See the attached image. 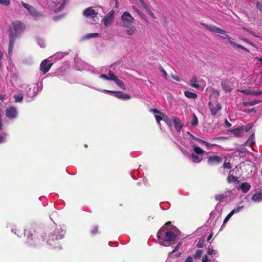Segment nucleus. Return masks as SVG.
<instances>
[{"mask_svg": "<svg viewBox=\"0 0 262 262\" xmlns=\"http://www.w3.org/2000/svg\"><path fill=\"white\" fill-rule=\"evenodd\" d=\"M243 208L244 206L235 207L232 210L230 211V213H231V214L233 215L234 214L239 212Z\"/></svg>", "mask_w": 262, "mask_h": 262, "instance_id": "72a5a7b5", "label": "nucleus"}, {"mask_svg": "<svg viewBox=\"0 0 262 262\" xmlns=\"http://www.w3.org/2000/svg\"><path fill=\"white\" fill-rule=\"evenodd\" d=\"M142 18L144 19V14L139 10H138V11L136 12Z\"/></svg>", "mask_w": 262, "mask_h": 262, "instance_id": "680f3d73", "label": "nucleus"}, {"mask_svg": "<svg viewBox=\"0 0 262 262\" xmlns=\"http://www.w3.org/2000/svg\"><path fill=\"white\" fill-rule=\"evenodd\" d=\"M192 126H196L198 125V119L195 114H193V119L191 122Z\"/></svg>", "mask_w": 262, "mask_h": 262, "instance_id": "473e14b6", "label": "nucleus"}, {"mask_svg": "<svg viewBox=\"0 0 262 262\" xmlns=\"http://www.w3.org/2000/svg\"><path fill=\"white\" fill-rule=\"evenodd\" d=\"M238 91L240 92L241 93L245 94L246 95H252V93H253L251 90L247 89L238 90Z\"/></svg>", "mask_w": 262, "mask_h": 262, "instance_id": "37998d69", "label": "nucleus"}, {"mask_svg": "<svg viewBox=\"0 0 262 262\" xmlns=\"http://www.w3.org/2000/svg\"><path fill=\"white\" fill-rule=\"evenodd\" d=\"M184 262H193V257L191 256H188Z\"/></svg>", "mask_w": 262, "mask_h": 262, "instance_id": "bf43d9fd", "label": "nucleus"}, {"mask_svg": "<svg viewBox=\"0 0 262 262\" xmlns=\"http://www.w3.org/2000/svg\"><path fill=\"white\" fill-rule=\"evenodd\" d=\"M100 78L106 80H110L108 76L105 74H101L99 76Z\"/></svg>", "mask_w": 262, "mask_h": 262, "instance_id": "6e6d98bb", "label": "nucleus"}, {"mask_svg": "<svg viewBox=\"0 0 262 262\" xmlns=\"http://www.w3.org/2000/svg\"><path fill=\"white\" fill-rule=\"evenodd\" d=\"M226 195L224 194H219L215 196V199L217 201H221L222 199L225 198Z\"/></svg>", "mask_w": 262, "mask_h": 262, "instance_id": "58836bf2", "label": "nucleus"}, {"mask_svg": "<svg viewBox=\"0 0 262 262\" xmlns=\"http://www.w3.org/2000/svg\"><path fill=\"white\" fill-rule=\"evenodd\" d=\"M45 5L50 10L55 12L61 11L66 4V0H45Z\"/></svg>", "mask_w": 262, "mask_h": 262, "instance_id": "20e7f679", "label": "nucleus"}, {"mask_svg": "<svg viewBox=\"0 0 262 262\" xmlns=\"http://www.w3.org/2000/svg\"><path fill=\"white\" fill-rule=\"evenodd\" d=\"M6 117L10 120H14L17 116V110L14 106H11L6 108L5 111Z\"/></svg>", "mask_w": 262, "mask_h": 262, "instance_id": "9d476101", "label": "nucleus"}, {"mask_svg": "<svg viewBox=\"0 0 262 262\" xmlns=\"http://www.w3.org/2000/svg\"><path fill=\"white\" fill-rule=\"evenodd\" d=\"M115 96L121 100H128L131 98L129 95L125 94L120 91H116L115 92Z\"/></svg>", "mask_w": 262, "mask_h": 262, "instance_id": "a211bd4d", "label": "nucleus"}, {"mask_svg": "<svg viewBox=\"0 0 262 262\" xmlns=\"http://www.w3.org/2000/svg\"><path fill=\"white\" fill-rule=\"evenodd\" d=\"M98 232V226H94L93 227L92 229L91 230V233L93 235L96 234Z\"/></svg>", "mask_w": 262, "mask_h": 262, "instance_id": "49530a36", "label": "nucleus"}, {"mask_svg": "<svg viewBox=\"0 0 262 262\" xmlns=\"http://www.w3.org/2000/svg\"><path fill=\"white\" fill-rule=\"evenodd\" d=\"M184 95L188 98L189 99H196L198 97V95L194 93L191 92L190 91H185Z\"/></svg>", "mask_w": 262, "mask_h": 262, "instance_id": "b1692460", "label": "nucleus"}, {"mask_svg": "<svg viewBox=\"0 0 262 262\" xmlns=\"http://www.w3.org/2000/svg\"><path fill=\"white\" fill-rule=\"evenodd\" d=\"M191 158L192 159V160L193 162L195 163H198L201 161V158L199 156L194 154H192L191 155Z\"/></svg>", "mask_w": 262, "mask_h": 262, "instance_id": "7c9ffc66", "label": "nucleus"}, {"mask_svg": "<svg viewBox=\"0 0 262 262\" xmlns=\"http://www.w3.org/2000/svg\"><path fill=\"white\" fill-rule=\"evenodd\" d=\"M256 7L257 9L262 11V4L260 2H257L256 4Z\"/></svg>", "mask_w": 262, "mask_h": 262, "instance_id": "5fc2aeb1", "label": "nucleus"}, {"mask_svg": "<svg viewBox=\"0 0 262 262\" xmlns=\"http://www.w3.org/2000/svg\"><path fill=\"white\" fill-rule=\"evenodd\" d=\"M181 244H182L181 242H179L177 244V245L176 246L174 249L169 254L167 260H166V262H172V261L173 260V253L177 252L178 250V249H179Z\"/></svg>", "mask_w": 262, "mask_h": 262, "instance_id": "aec40b11", "label": "nucleus"}, {"mask_svg": "<svg viewBox=\"0 0 262 262\" xmlns=\"http://www.w3.org/2000/svg\"><path fill=\"white\" fill-rule=\"evenodd\" d=\"M14 98L15 102H20L23 100V95L20 94H15L14 95Z\"/></svg>", "mask_w": 262, "mask_h": 262, "instance_id": "cd10ccee", "label": "nucleus"}, {"mask_svg": "<svg viewBox=\"0 0 262 262\" xmlns=\"http://www.w3.org/2000/svg\"><path fill=\"white\" fill-rule=\"evenodd\" d=\"M141 5L145 9L148 7L147 5L144 2L143 0H139Z\"/></svg>", "mask_w": 262, "mask_h": 262, "instance_id": "13d9d810", "label": "nucleus"}, {"mask_svg": "<svg viewBox=\"0 0 262 262\" xmlns=\"http://www.w3.org/2000/svg\"><path fill=\"white\" fill-rule=\"evenodd\" d=\"M172 78L173 79H174L175 80H176L177 81H180V79L179 78V77L178 76L173 75L172 76Z\"/></svg>", "mask_w": 262, "mask_h": 262, "instance_id": "774afa93", "label": "nucleus"}, {"mask_svg": "<svg viewBox=\"0 0 262 262\" xmlns=\"http://www.w3.org/2000/svg\"><path fill=\"white\" fill-rule=\"evenodd\" d=\"M21 4L29 11L30 14L34 19H37L42 15L40 12H38L36 9L29 4H26L23 1L21 2Z\"/></svg>", "mask_w": 262, "mask_h": 262, "instance_id": "0eeeda50", "label": "nucleus"}, {"mask_svg": "<svg viewBox=\"0 0 262 262\" xmlns=\"http://www.w3.org/2000/svg\"><path fill=\"white\" fill-rule=\"evenodd\" d=\"M229 43L234 46V47H237V48H240L242 50H244L245 51H248V50L246 48H245L244 47H243V46L241 45H238L233 41H232V40H230L229 41Z\"/></svg>", "mask_w": 262, "mask_h": 262, "instance_id": "c85d7f7f", "label": "nucleus"}, {"mask_svg": "<svg viewBox=\"0 0 262 262\" xmlns=\"http://www.w3.org/2000/svg\"><path fill=\"white\" fill-rule=\"evenodd\" d=\"M115 11L111 10L103 18V21L105 27L110 26L114 19Z\"/></svg>", "mask_w": 262, "mask_h": 262, "instance_id": "f8f14e48", "label": "nucleus"}, {"mask_svg": "<svg viewBox=\"0 0 262 262\" xmlns=\"http://www.w3.org/2000/svg\"><path fill=\"white\" fill-rule=\"evenodd\" d=\"M207 253L209 255L214 256L217 254V251L216 250H213L210 247H208L207 249Z\"/></svg>", "mask_w": 262, "mask_h": 262, "instance_id": "2f4dec72", "label": "nucleus"}, {"mask_svg": "<svg viewBox=\"0 0 262 262\" xmlns=\"http://www.w3.org/2000/svg\"><path fill=\"white\" fill-rule=\"evenodd\" d=\"M50 58L43 60L40 63V70L45 74L47 73L51 68L53 63L50 62Z\"/></svg>", "mask_w": 262, "mask_h": 262, "instance_id": "9b49d317", "label": "nucleus"}, {"mask_svg": "<svg viewBox=\"0 0 262 262\" xmlns=\"http://www.w3.org/2000/svg\"><path fill=\"white\" fill-rule=\"evenodd\" d=\"M171 224L170 222L165 224L161 228L157 233V236L159 240V244L163 246L168 247L171 245V242H173L177 235L171 231H167L166 226Z\"/></svg>", "mask_w": 262, "mask_h": 262, "instance_id": "7ed1b4c3", "label": "nucleus"}, {"mask_svg": "<svg viewBox=\"0 0 262 262\" xmlns=\"http://www.w3.org/2000/svg\"><path fill=\"white\" fill-rule=\"evenodd\" d=\"M162 115L163 116V120L165 121V122L169 126H171V122L169 120V119L167 118L166 116H165L164 114H162Z\"/></svg>", "mask_w": 262, "mask_h": 262, "instance_id": "09e8293b", "label": "nucleus"}, {"mask_svg": "<svg viewBox=\"0 0 262 262\" xmlns=\"http://www.w3.org/2000/svg\"><path fill=\"white\" fill-rule=\"evenodd\" d=\"M172 120L173 121L174 126L178 132H180L183 126V124L181 123L180 119L176 117L172 116Z\"/></svg>", "mask_w": 262, "mask_h": 262, "instance_id": "2eb2a0df", "label": "nucleus"}, {"mask_svg": "<svg viewBox=\"0 0 262 262\" xmlns=\"http://www.w3.org/2000/svg\"><path fill=\"white\" fill-rule=\"evenodd\" d=\"M240 188L244 193H246L250 189L251 185L248 182H244L241 184Z\"/></svg>", "mask_w": 262, "mask_h": 262, "instance_id": "5701e85b", "label": "nucleus"}, {"mask_svg": "<svg viewBox=\"0 0 262 262\" xmlns=\"http://www.w3.org/2000/svg\"><path fill=\"white\" fill-rule=\"evenodd\" d=\"M25 29V25L19 21H16L11 23L10 27L9 42L8 49V55L10 57L13 53V49L14 45V40L23 32Z\"/></svg>", "mask_w": 262, "mask_h": 262, "instance_id": "f03ea898", "label": "nucleus"}, {"mask_svg": "<svg viewBox=\"0 0 262 262\" xmlns=\"http://www.w3.org/2000/svg\"><path fill=\"white\" fill-rule=\"evenodd\" d=\"M65 233V230L62 228L56 229L54 231L53 233H51L48 235V238L46 239L47 237L46 234H43L39 237L37 236V237L35 236L37 235L35 231L34 230H29L28 229L24 230V234L25 236H27V243L30 246H36L38 245L39 244H41L40 241L44 243H46L50 246H52L54 248H57L55 245L56 241L62 239L63 238Z\"/></svg>", "mask_w": 262, "mask_h": 262, "instance_id": "f257e3e1", "label": "nucleus"}, {"mask_svg": "<svg viewBox=\"0 0 262 262\" xmlns=\"http://www.w3.org/2000/svg\"><path fill=\"white\" fill-rule=\"evenodd\" d=\"M187 133L189 134V136H190V137L191 138H192V139H193V140H196V141L199 142L200 143H201V144H202V143L203 141V140H202V139H200V138H197V137H196L194 136L192 134H191V133H190L189 132H188Z\"/></svg>", "mask_w": 262, "mask_h": 262, "instance_id": "4c0bfd02", "label": "nucleus"}, {"mask_svg": "<svg viewBox=\"0 0 262 262\" xmlns=\"http://www.w3.org/2000/svg\"><path fill=\"white\" fill-rule=\"evenodd\" d=\"M7 137V134L6 133H3L0 134V144L5 143L6 141Z\"/></svg>", "mask_w": 262, "mask_h": 262, "instance_id": "f704fd0d", "label": "nucleus"}, {"mask_svg": "<svg viewBox=\"0 0 262 262\" xmlns=\"http://www.w3.org/2000/svg\"><path fill=\"white\" fill-rule=\"evenodd\" d=\"M206 28L210 31L220 34H225L226 31L214 25L207 26Z\"/></svg>", "mask_w": 262, "mask_h": 262, "instance_id": "6ab92c4d", "label": "nucleus"}, {"mask_svg": "<svg viewBox=\"0 0 262 262\" xmlns=\"http://www.w3.org/2000/svg\"><path fill=\"white\" fill-rule=\"evenodd\" d=\"M243 126L228 130V132L232 133L236 137H240L243 134Z\"/></svg>", "mask_w": 262, "mask_h": 262, "instance_id": "dca6fc26", "label": "nucleus"}, {"mask_svg": "<svg viewBox=\"0 0 262 262\" xmlns=\"http://www.w3.org/2000/svg\"><path fill=\"white\" fill-rule=\"evenodd\" d=\"M221 86L226 92H230L232 89L230 85V82L227 80H224L221 82Z\"/></svg>", "mask_w": 262, "mask_h": 262, "instance_id": "f3484780", "label": "nucleus"}, {"mask_svg": "<svg viewBox=\"0 0 262 262\" xmlns=\"http://www.w3.org/2000/svg\"><path fill=\"white\" fill-rule=\"evenodd\" d=\"M205 246L204 240L200 239L196 244V247L198 248H203Z\"/></svg>", "mask_w": 262, "mask_h": 262, "instance_id": "a19ab883", "label": "nucleus"}, {"mask_svg": "<svg viewBox=\"0 0 262 262\" xmlns=\"http://www.w3.org/2000/svg\"><path fill=\"white\" fill-rule=\"evenodd\" d=\"M90 88H92V89H95V90H97L98 91H100L101 92H106V93H111V94H114L115 95V92H116V91H110V90H98V89H96L92 86H89Z\"/></svg>", "mask_w": 262, "mask_h": 262, "instance_id": "a18cd8bd", "label": "nucleus"}, {"mask_svg": "<svg viewBox=\"0 0 262 262\" xmlns=\"http://www.w3.org/2000/svg\"><path fill=\"white\" fill-rule=\"evenodd\" d=\"M127 34L129 35H132L134 33V30H128L126 32Z\"/></svg>", "mask_w": 262, "mask_h": 262, "instance_id": "e2e57ef3", "label": "nucleus"}, {"mask_svg": "<svg viewBox=\"0 0 262 262\" xmlns=\"http://www.w3.org/2000/svg\"><path fill=\"white\" fill-rule=\"evenodd\" d=\"M145 10L147 11V12L148 13V14L152 17L153 18H156V16L155 14L152 13V12L150 10V8L148 6L147 8H145Z\"/></svg>", "mask_w": 262, "mask_h": 262, "instance_id": "c03bdc74", "label": "nucleus"}, {"mask_svg": "<svg viewBox=\"0 0 262 262\" xmlns=\"http://www.w3.org/2000/svg\"><path fill=\"white\" fill-rule=\"evenodd\" d=\"M208 106L211 112V114L214 116L216 115L218 111L222 108L220 104L217 103L216 106H214L211 102L208 103Z\"/></svg>", "mask_w": 262, "mask_h": 262, "instance_id": "4468645a", "label": "nucleus"}, {"mask_svg": "<svg viewBox=\"0 0 262 262\" xmlns=\"http://www.w3.org/2000/svg\"><path fill=\"white\" fill-rule=\"evenodd\" d=\"M203 254V251L202 250H198L193 255L194 259L200 258Z\"/></svg>", "mask_w": 262, "mask_h": 262, "instance_id": "c756f323", "label": "nucleus"}, {"mask_svg": "<svg viewBox=\"0 0 262 262\" xmlns=\"http://www.w3.org/2000/svg\"><path fill=\"white\" fill-rule=\"evenodd\" d=\"M222 162L221 157L216 156H210L208 158V163L209 165H216Z\"/></svg>", "mask_w": 262, "mask_h": 262, "instance_id": "ddd939ff", "label": "nucleus"}, {"mask_svg": "<svg viewBox=\"0 0 262 262\" xmlns=\"http://www.w3.org/2000/svg\"><path fill=\"white\" fill-rule=\"evenodd\" d=\"M181 255V253H173V258L175 257L176 258H178Z\"/></svg>", "mask_w": 262, "mask_h": 262, "instance_id": "0e129e2a", "label": "nucleus"}, {"mask_svg": "<svg viewBox=\"0 0 262 262\" xmlns=\"http://www.w3.org/2000/svg\"><path fill=\"white\" fill-rule=\"evenodd\" d=\"M259 102L258 101H244L243 102V105L245 106H250L256 105Z\"/></svg>", "mask_w": 262, "mask_h": 262, "instance_id": "bb28decb", "label": "nucleus"}, {"mask_svg": "<svg viewBox=\"0 0 262 262\" xmlns=\"http://www.w3.org/2000/svg\"><path fill=\"white\" fill-rule=\"evenodd\" d=\"M232 216V215L231 214V213H230V212L226 216V217L225 218L224 220V222H223V225L224 224H225L228 221V220L231 217V216Z\"/></svg>", "mask_w": 262, "mask_h": 262, "instance_id": "de8ad7c7", "label": "nucleus"}, {"mask_svg": "<svg viewBox=\"0 0 262 262\" xmlns=\"http://www.w3.org/2000/svg\"><path fill=\"white\" fill-rule=\"evenodd\" d=\"M201 83H198V81L197 80L196 77L195 76H193L190 79L189 82V85L192 87L196 88L199 90L203 91L205 87V83L204 81L202 82H200Z\"/></svg>", "mask_w": 262, "mask_h": 262, "instance_id": "1a4fd4ad", "label": "nucleus"}, {"mask_svg": "<svg viewBox=\"0 0 262 262\" xmlns=\"http://www.w3.org/2000/svg\"><path fill=\"white\" fill-rule=\"evenodd\" d=\"M155 118L158 123L160 124V121L163 119V117H162L161 116L155 115Z\"/></svg>", "mask_w": 262, "mask_h": 262, "instance_id": "3c124183", "label": "nucleus"}, {"mask_svg": "<svg viewBox=\"0 0 262 262\" xmlns=\"http://www.w3.org/2000/svg\"><path fill=\"white\" fill-rule=\"evenodd\" d=\"M231 171H230V173L227 178V181L229 183H236L238 182L237 178L233 176V174H231Z\"/></svg>", "mask_w": 262, "mask_h": 262, "instance_id": "a878e982", "label": "nucleus"}, {"mask_svg": "<svg viewBox=\"0 0 262 262\" xmlns=\"http://www.w3.org/2000/svg\"><path fill=\"white\" fill-rule=\"evenodd\" d=\"M0 4L8 6L10 5V0H0Z\"/></svg>", "mask_w": 262, "mask_h": 262, "instance_id": "79ce46f5", "label": "nucleus"}, {"mask_svg": "<svg viewBox=\"0 0 262 262\" xmlns=\"http://www.w3.org/2000/svg\"><path fill=\"white\" fill-rule=\"evenodd\" d=\"M38 45L40 46V47L41 48H45V42H44L43 40H42L41 39H38Z\"/></svg>", "mask_w": 262, "mask_h": 262, "instance_id": "864d4df0", "label": "nucleus"}, {"mask_svg": "<svg viewBox=\"0 0 262 262\" xmlns=\"http://www.w3.org/2000/svg\"><path fill=\"white\" fill-rule=\"evenodd\" d=\"M223 34L224 35V36H222L223 39H227L229 42L230 40H231L230 36L229 35H228V34H227V32H226L225 33V34Z\"/></svg>", "mask_w": 262, "mask_h": 262, "instance_id": "603ef678", "label": "nucleus"}, {"mask_svg": "<svg viewBox=\"0 0 262 262\" xmlns=\"http://www.w3.org/2000/svg\"><path fill=\"white\" fill-rule=\"evenodd\" d=\"M160 71L162 73L163 76L165 79H166L167 76L166 72L164 70V69L162 67H160Z\"/></svg>", "mask_w": 262, "mask_h": 262, "instance_id": "8fccbe9b", "label": "nucleus"}, {"mask_svg": "<svg viewBox=\"0 0 262 262\" xmlns=\"http://www.w3.org/2000/svg\"><path fill=\"white\" fill-rule=\"evenodd\" d=\"M114 82L117 85V86H119L120 88H121L123 90L126 89V86H125L124 82L120 79H118V78L115 79Z\"/></svg>", "mask_w": 262, "mask_h": 262, "instance_id": "393cba45", "label": "nucleus"}, {"mask_svg": "<svg viewBox=\"0 0 262 262\" xmlns=\"http://www.w3.org/2000/svg\"><path fill=\"white\" fill-rule=\"evenodd\" d=\"M223 167L224 168H230L231 167V164L230 163V162H224V164H223Z\"/></svg>", "mask_w": 262, "mask_h": 262, "instance_id": "4d7b16f0", "label": "nucleus"}, {"mask_svg": "<svg viewBox=\"0 0 262 262\" xmlns=\"http://www.w3.org/2000/svg\"><path fill=\"white\" fill-rule=\"evenodd\" d=\"M108 78L110 80L115 81V79L117 78L118 77L114 74V72L112 71H110L108 72Z\"/></svg>", "mask_w": 262, "mask_h": 262, "instance_id": "e433bc0d", "label": "nucleus"}, {"mask_svg": "<svg viewBox=\"0 0 262 262\" xmlns=\"http://www.w3.org/2000/svg\"><path fill=\"white\" fill-rule=\"evenodd\" d=\"M21 88L24 92L26 93L28 101H31L32 99L37 95V93L39 91L38 85H35L33 89H32L29 87V85L27 84H22Z\"/></svg>", "mask_w": 262, "mask_h": 262, "instance_id": "39448f33", "label": "nucleus"}, {"mask_svg": "<svg viewBox=\"0 0 262 262\" xmlns=\"http://www.w3.org/2000/svg\"><path fill=\"white\" fill-rule=\"evenodd\" d=\"M251 200L256 203L260 202L262 201V192H259L254 193L251 198Z\"/></svg>", "mask_w": 262, "mask_h": 262, "instance_id": "4be33fe9", "label": "nucleus"}, {"mask_svg": "<svg viewBox=\"0 0 262 262\" xmlns=\"http://www.w3.org/2000/svg\"><path fill=\"white\" fill-rule=\"evenodd\" d=\"M98 14V8L90 7L84 10L83 15L86 18H95L97 17Z\"/></svg>", "mask_w": 262, "mask_h": 262, "instance_id": "423d86ee", "label": "nucleus"}, {"mask_svg": "<svg viewBox=\"0 0 262 262\" xmlns=\"http://www.w3.org/2000/svg\"><path fill=\"white\" fill-rule=\"evenodd\" d=\"M122 25L126 28H129L134 20V18L127 12H124L121 16Z\"/></svg>", "mask_w": 262, "mask_h": 262, "instance_id": "6e6552de", "label": "nucleus"}, {"mask_svg": "<svg viewBox=\"0 0 262 262\" xmlns=\"http://www.w3.org/2000/svg\"><path fill=\"white\" fill-rule=\"evenodd\" d=\"M202 144L205 145L208 148H209L212 146H217L216 144L209 143L204 140L203 141Z\"/></svg>", "mask_w": 262, "mask_h": 262, "instance_id": "ea45409f", "label": "nucleus"}, {"mask_svg": "<svg viewBox=\"0 0 262 262\" xmlns=\"http://www.w3.org/2000/svg\"><path fill=\"white\" fill-rule=\"evenodd\" d=\"M225 125H226V126L228 127H230L231 126V124L230 123H229L227 119L225 120Z\"/></svg>", "mask_w": 262, "mask_h": 262, "instance_id": "69168bd1", "label": "nucleus"}, {"mask_svg": "<svg viewBox=\"0 0 262 262\" xmlns=\"http://www.w3.org/2000/svg\"><path fill=\"white\" fill-rule=\"evenodd\" d=\"M11 231L12 233H14L15 235H17V236L19 237V235L17 233L18 230L16 228H12L11 229Z\"/></svg>", "mask_w": 262, "mask_h": 262, "instance_id": "052dcab7", "label": "nucleus"}, {"mask_svg": "<svg viewBox=\"0 0 262 262\" xmlns=\"http://www.w3.org/2000/svg\"><path fill=\"white\" fill-rule=\"evenodd\" d=\"M99 36V34L98 33H93L88 34L87 35H86L84 36V38L86 39H89V38L97 37H98Z\"/></svg>", "mask_w": 262, "mask_h": 262, "instance_id": "c9c22d12", "label": "nucleus"}, {"mask_svg": "<svg viewBox=\"0 0 262 262\" xmlns=\"http://www.w3.org/2000/svg\"><path fill=\"white\" fill-rule=\"evenodd\" d=\"M192 147L194 152L198 155H203L205 151L199 147L195 143H192Z\"/></svg>", "mask_w": 262, "mask_h": 262, "instance_id": "412c9836", "label": "nucleus"}, {"mask_svg": "<svg viewBox=\"0 0 262 262\" xmlns=\"http://www.w3.org/2000/svg\"><path fill=\"white\" fill-rule=\"evenodd\" d=\"M252 92H253L252 93V95H258L262 94V92H256V91H252Z\"/></svg>", "mask_w": 262, "mask_h": 262, "instance_id": "338daca9", "label": "nucleus"}]
</instances>
